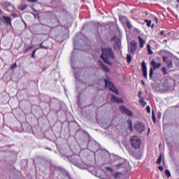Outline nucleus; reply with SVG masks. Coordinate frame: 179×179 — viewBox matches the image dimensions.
Listing matches in <instances>:
<instances>
[{"instance_id":"8","label":"nucleus","mask_w":179,"mask_h":179,"mask_svg":"<svg viewBox=\"0 0 179 179\" xmlns=\"http://www.w3.org/2000/svg\"><path fill=\"white\" fill-rule=\"evenodd\" d=\"M120 111L122 113V114H126L128 117H133L134 113L131 111V110L127 108L125 106H120Z\"/></svg>"},{"instance_id":"22","label":"nucleus","mask_w":179,"mask_h":179,"mask_svg":"<svg viewBox=\"0 0 179 179\" xmlns=\"http://www.w3.org/2000/svg\"><path fill=\"white\" fill-rule=\"evenodd\" d=\"M25 9H27V5L23 4L20 6V10H24Z\"/></svg>"},{"instance_id":"26","label":"nucleus","mask_w":179,"mask_h":179,"mask_svg":"<svg viewBox=\"0 0 179 179\" xmlns=\"http://www.w3.org/2000/svg\"><path fill=\"white\" fill-rule=\"evenodd\" d=\"M17 67V64L15 62L13 65L10 66V69H15V68Z\"/></svg>"},{"instance_id":"20","label":"nucleus","mask_w":179,"mask_h":179,"mask_svg":"<svg viewBox=\"0 0 179 179\" xmlns=\"http://www.w3.org/2000/svg\"><path fill=\"white\" fill-rule=\"evenodd\" d=\"M165 175L168 178H170V177H171V173H170V171H169V169L165 170Z\"/></svg>"},{"instance_id":"21","label":"nucleus","mask_w":179,"mask_h":179,"mask_svg":"<svg viewBox=\"0 0 179 179\" xmlns=\"http://www.w3.org/2000/svg\"><path fill=\"white\" fill-rule=\"evenodd\" d=\"M147 48H148V54L150 55H152V54H153V51H152V50L150 49V45L148 44Z\"/></svg>"},{"instance_id":"48","label":"nucleus","mask_w":179,"mask_h":179,"mask_svg":"<svg viewBox=\"0 0 179 179\" xmlns=\"http://www.w3.org/2000/svg\"><path fill=\"white\" fill-rule=\"evenodd\" d=\"M155 20H157V17H155Z\"/></svg>"},{"instance_id":"47","label":"nucleus","mask_w":179,"mask_h":179,"mask_svg":"<svg viewBox=\"0 0 179 179\" xmlns=\"http://www.w3.org/2000/svg\"><path fill=\"white\" fill-rule=\"evenodd\" d=\"M129 153H131V155H132V152H131V150H129Z\"/></svg>"},{"instance_id":"9","label":"nucleus","mask_w":179,"mask_h":179,"mask_svg":"<svg viewBox=\"0 0 179 179\" xmlns=\"http://www.w3.org/2000/svg\"><path fill=\"white\" fill-rule=\"evenodd\" d=\"M141 68L143 76H144L145 79H148V67L146 66V63H145V62H143V63L141 64Z\"/></svg>"},{"instance_id":"43","label":"nucleus","mask_w":179,"mask_h":179,"mask_svg":"<svg viewBox=\"0 0 179 179\" xmlns=\"http://www.w3.org/2000/svg\"><path fill=\"white\" fill-rule=\"evenodd\" d=\"M2 22H3V20H2L1 17H0V24L2 23Z\"/></svg>"},{"instance_id":"14","label":"nucleus","mask_w":179,"mask_h":179,"mask_svg":"<svg viewBox=\"0 0 179 179\" xmlns=\"http://www.w3.org/2000/svg\"><path fill=\"white\" fill-rule=\"evenodd\" d=\"M138 41L140 44V48H143V45H145V41L143 38H142L141 36H138Z\"/></svg>"},{"instance_id":"42","label":"nucleus","mask_w":179,"mask_h":179,"mask_svg":"<svg viewBox=\"0 0 179 179\" xmlns=\"http://www.w3.org/2000/svg\"><path fill=\"white\" fill-rule=\"evenodd\" d=\"M160 35H161V36H164V31H162L160 32Z\"/></svg>"},{"instance_id":"39","label":"nucleus","mask_w":179,"mask_h":179,"mask_svg":"<svg viewBox=\"0 0 179 179\" xmlns=\"http://www.w3.org/2000/svg\"><path fill=\"white\" fill-rule=\"evenodd\" d=\"M40 48H43V49H45V46H44V45H43V43H41V44H40Z\"/></svg>"},{"instance_id":"27","label":"nucleus","mask_w":179,"mask_h":179,"mask_svg":"<svg viewBox=\"0 0 179 179\" xmlns=\"http://www.w3.org/2000/svg\"><path fill=\"white\" fill-rule=\"evenodd\" d=\"M162 72L164 75H167V69H166V67H162Z\"/></svg>"},{"instance_id":"13","label":"nucleus","mask_w":179,"mask_h":179,"mask_svg":"<svg viewBox=\"0 0 179 179\" xmlns=\"http://www.w3.org/2000/svg\"><path fill=\"white\" fill-rule=\"evenodd\" d=\"M120 47H121V40L117 39L114 43V48L115 50H120Z\"/></svg>"},{"instance_id":"10","label":"nucleus","mask_w":179,"mask_h":179,"mask_svg":"<svg viewBox=\"0 0 179 179\" xmlns=\"http://www.w3.org/2000/svg\"><path fill=\"white\" fill-rule=\"evenodd\" d=\"M111 101L113 103H117V104H121L124 103V101H122V99L115 96V95L111 96Z\"/></svg>"},{"instance_id":"5","label":"nucleus","mask_w":179,"mask_h":179,"mask_svg":"<svg viewBox=\"0 0 179 179\" xmlns=\"http://www.w3.org/2000/svg\"><path fill=\"white\" fill-rule=\"evenodd\" d=\"M151 65L152 67L150 69V73H149L150 78H152V76H153V69H159V68L162 66V64L157 63L155 60H152Z\"/></svg>"},{"instance_id":"7","label":"nucleus","mask_w":179,"mask_h":179,"mask_svg":"<svg viewBox=\"0 0 179 179\" xmlns=\"http://www.w3.org/2000/svg\"><path fill=\"white\" fill-rule=\"evenodd\" d=\"M136 48H138V43H136V41H131L130 43V45L129 46V50L131 54H135Z\"/></svg>"},{"instance_id":"40","label":"nucleus","mask_w":179,"mask_h":179,"mask_svg":"<svg viewBox=\"0 0 179 179\" xmlns=\"http://www.w3.org/2000/svg\"><path fill=\"white\" fill-rule=\"evenodd\" d=\"M106 170H108V171H113V169L110 167H107Z\"/></svg>"},{"instance_id":"41","label":"nucleus","mask_w":179,"mask_h":179,"mask_svg":"<svg viewBox=\"0 0 179 179\" xmlns=\"http://www.w3.org/2000/svg\"><path fill=\"white\" fill-rule=\"evenodd\" d=\"M164 83H170V80H165L164 81Z\"/></svg>"},{"instance_id":"11","label":"nucleus","mask_w":179,"mask_h":179,"mask_svg":"<svg viewBox=\"0 0 179 179\" xmlns=\"http://www.w3.org/2000/svg\"><path fill=\"white\" fill-rule=\"evenodd\" d=\"M98 64L99 66L105 71V72H110V69L101 62V60L98 61Z\"/></svg>"},{"instance_id":"17","label":"nucleus","mask_w":179,"mask_h":179,"mask_svg":"<svg viewBox=\"0 0 179 179\" xmlns=\"http://www.w3.org/2000/svg\"><path fill=\"white\" fill-rule=\"evenodd\" d=\"M139 103H140V104H141V106H142L143 107H145V106H146V104H148V103H146V101H145V99H144V98L140 99V100H139Z\"/></svg>"},{"instance_id":"33","label":"nucleus","mask_w":179,"mask_h":179,"mask_svg":"<svg viewBox=\"0 0 179 179\" xmlns=\"http://www.w3.org/2000/svg\"><path fill=\"white\" fill-rule=\"evenodd\" d=\"M146 110L148 114H150V106H148L146 107Z\"/></svg>"},{"instance_id":"32","label":"nucleus","mask_w":179,"mask_h":179,"mask_svg":"<svg viewBox=\"0 0 179 179\" xmlns=\"http://www.w3.org/2000/svg\"><path fill=\"white\" fill-rule=\"evenodd\" d=\"M134 33H136V34H141V31H139V29L135 28Z\"/></svg>"},{"instance_id":"29","label":"nucleus","mask_w":179,"mask_h":179,"mask_svg":"<svg viewBox=\"0 0 179 179\" xmlns=\"http://www.w3.org/2000/svg\"><path fill=\"white\" fill-rule=\"evenodd\" d=\"M142 94H143L142 91H139L138 94V96L140 100H141V99H143V97H142Z\"/></svg>"},{"instance_id":"1","label":"nucleus","mask_w":179,"mask_h":179,"mask_svg":"<svg viewBox=\"0 0 179 179\" xmlns=\"http://www.w3.org/2000/svg\"><path fill=\"white\" fill-rule=\"evenodd\" d=\"M101 59L105 62V64H108V65H113V63L110 62V59H114L115 57L114 56V52H113V49L110 47L108 48H102V54L101 55Z\"/></svg>"},{"instance_id":"34","label":"nucleus","mask_w":179,"mask_h":179,"mask_svg":"<svg viewBox=\"0 0 179 179\" xmlns=\"http://www.w3.org/2000/svg\"><path fill=\"white\" fill-rule=\"evenodd\" d=\"M120 177H121V173H116L115 174V178H120Z\"/></svg>"},{"instance_id":"45","label":"nucleus","mask_w":179,"mask_h":179,"mask_svg":"<svg viewBox=\"0 0 179 179\" xmlns=\"http://www.w3.org/2000/svg\"><path fill=\"white\" fill-rule=\"evenodd\" d=\"M164 43H167V40H164Z\"/></svg>"},{"instance_id":"44","label":"nucleus","mask_w":179,"mask_h":179,"mask_svg":"<svg viewBox=\"0 0 179 179\" xmlns=\"http://www.w3.org/2000/svg\"><path fill=\"white\" fill-rule=\"evenodd\" d=\"M113 40L114 41H115V40H117V36H114L113 38Z\"/></svg>"},{"instance_id":"36","label":"nucleus","mask_w":179,"mask_h":179,"mask_svg":"<svg viewBox=\"0 0 179 179\" xmlns=\"http://www.w3.org/2000/svg\"><path fill=\"white\" fill-rule=\"evenodd\" d=\"M163 61H164V62H166L167 64V61H169V60H167V57L163 56Z\"/></svg>"},{"instance_id":"49","label":"nucleus","mask_w":179,"mask_h":179,"mask_svg":"<svg viewBox=\"0 0 179 179\" xmlns=\"http://www.w3.org/2000/svg\"><path fill=\"white\" fill-rule=\"evenodd\" d=\"M158 59H160V58H158Z\"/></svg>"},{"instance_id":"18","label":"nucleus","mask_w":179,"mask_h":179,"mask_svg":"<svg viewBox=\"0 0 179 179\" xmlns=\"http://www.w3.org/2000/svg\"><path fill=\"white\" fill-rule=\"evenodd\" d=\"M152 118L154 124H156V115H155V110H152Z\"/></svg>"},{"instance_id":"3","label":"nucleus","mask_w":179,"mask_h":179,"mask_svg":"<svg viewBox=\"0 0 179 179\" xmlns=\"http://www.w3.org/2000/svg\"><path fill=\"white\" fill-rule=\"evenodd\" d=\"M115 169L117 170H120L121 169H128L129 167V162L124 159H120V162L115 165Z\"/></svg>"},{"instance_id":"2","label":"nucleus","mask_w":179,"mask_h":179,"mask_svg":"<svg viewBox=\"0 0 179 179\" xmlns=\"http://www.w3.org/2000/svg\"><path fill=\"white\" fill-rule=\"evenodd\" d=\"M131 144L134 149H138L141 148V145L142 144V141H141V138L138 136H133L130 139Z\"/></svg>"},{"instance_id":"24","label":"nucleus","mask_w":179,"mask_h":179,"mask_svg":"<svg viewBox=\"0 0 179 179\" xmlns=\"http://www.w3.org/2000/svg\"><path fill=\"white\" fill-rule=\"evenodd\" d=\"M127 26L129 30L132 29V24H131V21H127Z\"/></svg>"},{"instance_id":"23","label":"nucleus","mask_w":179,"mask_h":179,"mask_svg":"<svg viewBox=\"0 0 179 179\" xmlns=\"http://www.w3.org/2000/svg\"><path fill=\"white\" fill-rule=\"evenodd\" d=\"M157 164H162V154H160L159 157L157 159Z\"/></svg>"},{"instance_id":"38","label":"nucleus","mask_w":179,"mask_h":179,"mask_svg":"<svg viewBox=\"0 0 179 179\" xmlns=\"http://www.w3.org/2000/svg\"><path fill=\"white\" fill-rule=\"evenodd\" d=\"M157 118H162V113L159 112L157 115Z\"/></svg>"},{"instance_id":"46","label":"nucleus","mask_w":179,"mask_h":179,"mask_svg":"<svg viewBox=\"0 0 179 179\" xmlns=\"http://www.w3.org/2000/svg\"><path fill=\"white\" fill-rule=\"evenodd\" d=\"M149 132H150V128L148 129V134H149Z\"/></svg>"},{"instance_id":"15","label":"nucleus","mask_w":179,"mask_h":179,"mask_svg":"<svg viewBox=\"0 0 179 179\" xmlns=\"http://www.w3.org/2000/svg\"><path fill=\"white\" fill-rule=\"evenodd\" d=\"M166 66L169 69H171L173 68V62L171 60L166 61Z\"/></svg>"},{"instance_id":"37","label":"nucleus","mask_w":179,"mask_h":179,"mask_svg":"<svg viewBox=\"0 0 179 179\" xmlns=\"http://www.w3.org/2000/svg\"><path fill=\"white\" fill-rule=\"evenodd\" d=\"M158 169H159V171H163V170H164V169L162 166H159Z\"/></svg>"},{"instance_id":"28","label":"nucleus","mask_w":179,"mask_h":179,"mask_svg":"<svg viewBox=\"0 0 179 179\" xmlns=\"http://www.w3.org/2000/svg\"><path fill=\"white\" fill-rule=\"evenodd\" d=\"M129 129L132 131V122L131 120L129 121Z\"/></svg>"},{"instance_id":"30","label":"nucleus","mask_w":179,"mask_h":179,"mask_svg":"<svg viewBox=\"0 0 179 179\" xmlns=\"http://www.w3.org/2000/svg\"><path fill=\"white\" fill-rule=\"evenodd\" d=\"M32 48H33V46L27 47L24 50V52H28V51H30Z\"/></svg>"},{"instance_id":"19","label":"nucleus","mask_w":179,"mask_h":179,"mask_svg":"<svg viewBox=\"0 0 179 179\" xmlns=\"http://www.w3.org/2000/svg\"><path fill=\"white\" fill-rule=\"evenodd\" d=\"M127 64H130L131 61H132V57L131 56V55H127Z\"/></svg>"},{"instance_id":"25","label":"nucleus","mask_w":179,"mask_h":179,"mask_svg":"<svg viewBox=\"0 0 179 179\" xmlns=\"http://www.w3.org/2000/svg\"><path fill=\"white\" fill-rule=\"evenodd\" d=\"M145 23H147V26H148V27H150V26H151V24H152V21L145 20Z\"/></svg>"},{"instance_id":"16","label":"nucleus","mask_w":179,"mask_h":179,"mask_svg":"<svg viewBox=\"0 0 179 179\" xmlns=\"http://www.w3.org/2000/svg\"><path fill=\"white\" fill-rule=\"evenodd\" d=\"M120 20L122 23H127L129 21L128 19L124 16L120 17Z\"/></svg>"},{"instance_id":"31","label":"nucleus","mask_w":179,"mask_h":179,"mask_svg":"<svg viewBox=\"0 0 179 179\" xmlns=\"http://www.w3.org/2000/svg\"><path fill=\"white\" fill-rule=\"evenodd\" d=\"M36 51H37V49H35V50L32 52V55H31L32 58H36V56H35Z\"/></svg>"},{"instance_id":"12","label":"nucleus","mask_w":179,"mask_h":179,"mask_svg":"<svg viewBox=\"0 0 179 179\" xmlns=\"http://www.w3.org/2000/svg\"><path fill=\"white\" fill-rule=\"evenodd\" d=\"M3 19L6 24L8 26H12V18H10V17L3 16Z\"/></svg>"},{"instance_id":"35","label":"nucleus","mask_w":179,"mask_h":179,"mask_svg":"<svg viewBox=\"0 0 179 179\" xmlns=\"http://www.w3.org/2000/svg\"><path fill=\"white\" fill-rule=\"evenodd\" d=\"M27 1H28V2H30L31 3H34L35 2H38V0H27Z\"/></svg>"},{"instance_id":"6","label":"nucleus","mask_w":179,"mask_h":179,"mask_svg":"<svg viewBox=\"0 0 179 179\" xmlns=\"http://www.w3.org/2000/svg\"><path fill=\"white\" fill-rule=\"evenodd\" d=\"M134 129L138 134H142L145 131V125L141 122H137L134 124Z\"/></svg>"},{"instance_id":"4","label":"nucleus","mask_w":179,"mask_h":179,"mask_svg":"<svg viewBox=\"0 0 179 179\" xmlns=\"http://www.w3.org/2000/svg\"><path fill=\"white\" fill-rule=\"evenodd\" d=\"M105 87L106 89H109V90H111V92H113V93H115V94H118V91L117 88H115V86H114V84L111 83L108 80H105Z\"/></svg>"}]
</instances>
